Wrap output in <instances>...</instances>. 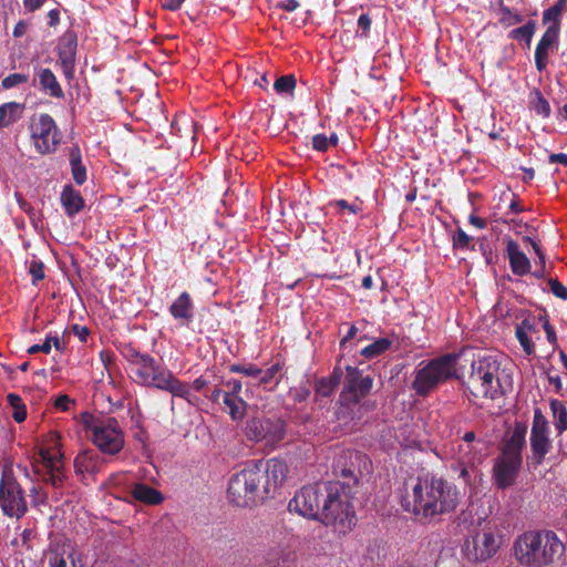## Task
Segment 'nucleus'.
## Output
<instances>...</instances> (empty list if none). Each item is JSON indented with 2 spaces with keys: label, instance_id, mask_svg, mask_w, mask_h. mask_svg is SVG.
I'll list each match as a JSON object with an SVG mask.
<instances>
[{
  "label": "nucleus",
  "instance_id": "nucleus-28",
  "mask_svg": "<svg viewBox=\"0 0 567 567\" xmlns=\"http://www.w3.org/2000/svg\"><path fill=\"white\" fill-rule=\"evenodd\" d=\"M49 567H84L81 554L69 547L54 551L49 557Z\"/></svg>",
  "mask_w": 567,
  "mask_h": 567
},
{
  "label": "nucleus",
  "instance_id": "nucleus-3",
  "mask_svg": "<svg viewBox=\"0 0 567 567\" xmlns=\"http://www.w3.org/2000/svg\"><path fill=\"white\" fill-rule=\"evenodd\" d=\"M527 429L525 422H515L512 432L504 437L501 453L495 458L492 471L494 484L499 489H506L516 482L523 465Z\"/></svg>",
  "mask_w": 567,
  "mask_h": 567
},
{
  "label": "nucleus",
  "instance_id": "nucleus-64",
  "mask_svg": "<svg viewBox=\"0 0 567 567\" xmlns=\"http://www.w3.org/2000/svg\"><path fill=\"white\" fill-rule=\"evenodd\" d=\"M549 163H559L567 167V154L566 153H553L548 157Z\"/></svg>",
  "mask_w": 567,
  "mask_h": 567
},
{
  "label": "nucleus",
  "instance_id": "nucleus-51",
  "mask_svg": "<svg viewBox=\"0 0 567 567\" xmlns=\"http://www.w3.org/2000/svg\"><path fill=\"white\" fill-rule=\"evenodd\" d=\"M29 272L32 277V284L37 285L39 281L43 280L44 275V265L41 260H32L29 267Z\"/></svg>",
  "mask_w": 567,
  "mask_h": 567
},
{
  "label": "nucleus",
  "instance_id": "nucleus-31",
  "mask_svg": "<svg viewBox=\"0 0 567 567\" xmlns=\"http://www.w3.org/2000/svg\"><path fill=\"white\" fill-rule=\"evenodd\" d=\"M131 494L133 498L147 505H158L164 499L159 491L143 483L135 484Z\"/></svg>",
  "mask_w": 567,
  "mask_h": 567
},
{
  "label": "nucleus",
  "instance_id": "nucleus-25",
  "mask_svg": "<svg viewBox=\"0 0 567 567\" xmlns=\"http://www.w3.org/2000/svg\"><path fill=\"white\" fill-rule=\"evenodd\" d=\"M558 32L555 30H546L542 35L535 49V65L538 72H543L548 64L549 50L557 44L559 39Z\"/></svg>",
  "mask_w": 567,
  "mask_h": 567
},
{
  "label": "nucleus",
  "instance_id": "nucleus-12",
  "mask_svg": "<svg viewBox=\"0 0 567 567\" xmlns=\"http://www.w3.org/2000/svg\"><path fill=\"white\" fill-rule=\"evenodd\" d=\"M549 434L550 427L548 420L539 408L534 409L529 436V454L526 456V463L529 468H538L545 462L547 454L551 451L553 442Z\"/></svg>",
  "mask_w": 567,
  "mask_h": 567
},
{
  "label": "nucleus",
  "instance_id": "nucleus-26",
  "mask_svg": "<svg viewBox=\"0 0 567 567\" xmlns=\"http://www.w3.org/2000/svg\"><path fill=\"white\" fill-rule=\"evenodd\" d=\"M104 464L103 458L94 451H84L74 458V468L78 475H95Z\"/></svg>",
  "mask_w": 567,
  "mask_h": 567
},
{
  "label": "nucleus",
  "instance_id": "nucleus-34",
  "mask_svg": "<svg viewBox=\"0 0 567 567\" xmlns=\"http://www.w3.org/2000/svg\"><path fill=\"white\" fill-rule=\"evenodd\" d=\"M24 105L17 102H8L0 105V128L16 123L22 115Z\"/></svg>",
  "mask_w": 567,
  "mask_h": 567
},
{
  "label": "nucleus",
  "instance_id": "nucleus-33",
  "mask_svg": "<svg viewBox=\"0 0 567 567\" xmlns=\"http://www.w3.org/2000/svg\"><path fill=\"white\" fill-rule=\"evenodd\" d=\"M223 403L233 421H241L245 417L248 403L243 398L225 394Z\"/></svg>",
  "mask_w": 567,
  "mask_h": 567
},
{
  "label": "nucleus",
  "instance_id": "nucleus-24",
  "mask_svg": "<svg viewBox=\"0 0 567 567\" xmlns=\"http://www.w3.org/2000/svg\"><path fill=\"white\" fill-rule=\"evenodd\" d=\"M39 90L54 99H63L64 92L55 74L49 68H35V79Z\"/></svg>",
  "mask_w": 567,
  "mask_h": 567
},
{
  "label": "nucleus",
  "instance_id": "nucleus-50",
  "mask_svg": "<svg viewBox=\"0 0 567 567\" xmlns=\"http://www.w3.org/2000/svg\"><path fill=\"white\" fill-rule=\"evenodd\" d=\"M336 389L327 378L319 379L315 384L316 394L323 398L330 396Z\"/></svg>",
  "mask_w": 567,
  "mask_h": 567
},
{
  "label": "nucleus",
  "instance_id": "nucleus-19",
  "mask_svg": "<svg viewBox=\"0 0 567 567\" xmlns=\"http://www.w3.org/2000/svg\"><path fill=\"white\" fill-rule=\"evenodd\" d=\"M373 386V379L363 375L362 371L352 365L346 367V378L340 398L364 399Z\"/></svg>",
  "mask_w": 567,
  "mask_h": 567
},
{
  "label": "nucleus",
  "instance_id": "nucleus-32",
  "mask_svg": "<svg viewBox=\"0 0 567 567\" xmlns=\"http://www.w3.org/2000/svg\"><path fill=\"white\" fill-rule=\"evenodd\" d=\"M71 174L74 183L79 186L86 182V167L82 163V153L79 145H73L69 151Z\"/></svg>",
  "mask_w": 567,
  "mask_h": 567
},
{
  "label": "nucleus",
  "instance_id": "nucleus-54",
  "mask_svg": "<svg viewBox=\"0 0 567 567\" xmlns=\"http://www.w3.org/2000/svg\"><path fill=\"white\" fill-rule=\"evenodd\" d=\"M51 351V334H48L45 337V340L42 344H33L28 348L27 352L29 354H35L38 352H43L45 354H49Z\"/></svg>",
  "mask_w": 567,
  "mask_h": 567
},
{
  "label": "nucleus",
  "instance_id": "nucleus-59",
  "mask_svg": "<svg viewBox=\"0 0 567 567\" xmlns=\"http://www.w3.org/2000/svg\"><path fill=\"white\" fill-rule=\"evenodd\" d=\"M72 404H74V401L66 394L58 396L54 402V406L61 411H68Z\"/></svg>",
  "mask_w": 567,
  "mask_h": 567
},
{
  "label": "nucleus",
  "instance_id": "nucleus-53",
  "mask_svg": "<svg viewBox=\"0 0 567 567\" xmlns=\"http://www.w3.org/2000/svg\"><path fill=\"white\" fill-rule=\"evenodd\" d=\"M548 285L554 296L559 299L567 300V288L556 278H549Z\"/></svg>",
  "mask_w": 567,
  "mask_h": 567
},
{
  "label": "nucleus",
  "instance_id": "nucleus-16",
  "mask_svg": "<svg viewBox=\"0 0 567 567\" xmlns=\"http://www.w3.org/2000/svg\"><path fill=\"white\" fill-rule=\"evenodd\" d=\"M326 482L301 487L288 504L289 512L319 522Z\"/></svg>",
  "mask_w": 567,
  "mask_h": 567
},
{
  "label": "nucleus",
  "instance_id": "nucleus-11",
  "mask_svg": "<svg viewBox=\"0 0 567 567\" xmlns=\"http://www.w3.org/2000/svg\"><path fill=\"white\" fill-rule=\"evenodd\" d=\"M0 508L10 518H22L28 512L25 492L12 468L4 466L0 478Z\"/></svg>",
  "mask_w": 567,
  "mask_h": 567
},
{
  "label": "nucleus",
  "instance_id": "nucleus-5",
  "mask_svg": "<svg viewBox=\"0 0 567 567\" xmlns=\"http://www.w3.org/2000/svg\"><path fill=\"white\" fill-rule=\"evenodd\" d=\"M252 480V491L256 505L272 498L285 482L289 467L285 461L272 457L269 460H251L247 462Z\"/></svg>",
  "mask_w": 567,
  "mask_h": 567
},
{
  "label": "nucleus",
  "instance_id": "nucleus-7",
  "mask_svg": "<svg viewBox=\"0 0 567 567\" xmlns=\"http://www.w3.org/2000/svg\"><path fill=\"white\" fill-rule=\"evenodd\" d=\"M460 354L445 353L431 359L416 371L412 389L420 396L429 395L439 384L457 379V363Z\"/></svg>",
  "mask_w": 567,
  "mask_h": 567
},
{
  "label": "nucleus",
  "instance_id": "nucleus-20",
  "mask_svg": "<svg viewBox=\"0 0 567 567\" xmlns=\"http://www.w3.org/2000/svg\"><path fill=\"white\" fill-rule=\"evenodd\" d=\"M78 40L74 34H64L58 43V61L66 80L74 79Z\"/></svg>",
  "mask_w": 567,
  "mask_h": 567
},
{
  "label": "nucleus",
  "instance_id": "nucleus-13",
  "mask_svg": "<svg viewBox=\"0 0 567 567\" xmlns=\"http://www.w3.org/2000/svg\"><path fill=\"white\" fill-rule=\"evenodd\" d=\"M502 543L496 530L485 527L465 539L462 551L471 563H485L498 553Z\"/></svg>",
  "mask_w": 567,
  "mask_h": 567
},
{
  "label": "nucleus",
  "instance_id": "nucleus-44",
  "mask_svg": "<svg viewBox=\"0 0 567 567\" xmlns=\"http://www.w3.org/2000/svg\"><path fill=\"white\" fill-rule=\"evenodd\" d=\"M333 471L337 476H340L342 478L352 480L353 484L358 483V478L355 476V468L353 465L347 466L346 462L343 461V456H341L336 464L333 465Z\"/></svg>",
  "mask_w": 567,
  "mask_h": 567
},
{
  "label": "nucleus",
  "instance_id": "nucleus-22",
  "mask_svg": "<svg viewBox=\"0 0 567 567\" xmlns=\"http://www.w3.org/2000/svg\"><path fill=\"white\" fill-rule=\"evenodd\" d=\"M194 302L192 296L184 291L169 306L171 316L181 327L188 326L194 319Z\"/></svg>",
  "mask_w": 567,
  "mask_h": 567
},
{
  "label": "nucleus",
  "instance_id": "nucleus-35",
  "mask_svg": "<svg viewBox=\"0 0 567 567\" xmlns=\"http://www.w3.org/2000/svg\"><path fill=\"white\" fill-rule=\"evenodd\" d=\"M173 377L174 374L171 370L158 364L154 372L150 374L148 381H146L143 386H154L166 391Z\"/></svg>",
  "mask_w": 567,
  "mask_h": 567
},
{
  "label": "nucleus",
  "instance_id": "nucleus-1",
  "mask_svg": "<svg viewBox=\"0 0 567 567\" xmlns=\"http://www.w3.org/2000/svg\"><path fill=\"white\" fill-rule=\"evenodd\" d=\"M565 545L553 530H529L519 535L514 544L518 563L526 567H545L559 560Z\"/></svg>",
  "mask_w": 567,
  "mask_h": 567
},
{
  "label": "nucleus",
  "instance_id": "nucleus-49",
  "mask_svg": "<svg viewBox=\"0 0 567 567\" xmlns=\"http://www.w3.org/2000/svg\"><path fill=\"white\" fill-rule=\"evenodd\" d=\"M29 81V76L22 73H12L6 76L1 85L3 89H12L14 86H18L20 84H24Z\"/></svg>",
  "mask_w": 567,
  "mask_h": 567
},
{
  "label": "nucleus",
  "instance_id": "nucleus-30",
  "mask_svg": "<svg viewBox=\"0 0 567 567\" xmlns=\"http://www.w3.org/2000/svg\"><path fill=\"white\" fill-rule=\"evenodd\" d=\"M157 365L158 363L152 355L145 354V357L138 363L131 368L133 381L140 385H143L146 381H148L150 374L154 372Z\"/></svg>",
  "mask_w": 567,
  "mask_h": 567
},
{
  "label": "nucleus",
  "instance_id": "nucleus-4",
  "mask_svg": "<svg viewBox=\"0 0 567 567\" xmlns=\"http://www.w3.org/2000/svg\"><path fill=\"white\" fill-rule=\"evenodd\" d=\"M511 389L501 379V362L494 355L478 357L471 363L467 390L475 398L498 399Z\"/></svg>",
  "mask_w": 567,
  "mask_h": 567
},
{
  "label": "nucleus",
  "instance_id": "nucleus-47",
  "mask_svg": "<svg viewBox=\"0 0 567 567\" xmlns=\"http://www.w3.org/2000/svg\"><path fill=\"white\" fill-rule=\"evenodd\" d=\"M121 354L130 363V368H132L136 363H138L145 357L146 353L140 352L132 344H125L121 350Z\"/></svg>",
  "mask_w": 567,
  "mask_h": 567
},
{
  "label": "nucleus",
  "instance_id": "nucleus-43",
  "mask_svg": "<svg viewBox=\"0 0 567 567\" xmlns=\"http://www.w3.org/2000/svg\"><path fill=\"white\" fill-rule=\"evenodd\" d=\"M296 76L293 74H287L279 76L275 83L274 89L278 94H292L296 89Z\"/></svg>",
  "mask_w": 567,
  "mask_h": 567
},
{
  "label": "nucleus",
  "instance_id": "nucleus-46",
  "mask_svg": "<svg viewBox=\"0 0 567 567\" xmlns=\"http://www.w3.org/2000/svg\"><path fill=\"white\" fill-rule=\"evenodd\" d=\"M229 371L233 373H239V374H244L246 377L257 378V379H258V375L261 373V369H259L254 363H247V364L234 363V364L229 365Z\"/></svg>",
  "mask_w": 567,
  "mask_h": 567
},
{
  "label": "nucleus",
  "instance_id": "nucleus-8",
  "mask_svg": "<svg viewBox=\"0 0 567 567\" xmlns=\"http://www.w3.org/2000/svg\"><path fill=\"white\" fill-rule=\"evenodd\" d=\"M460 354L445 353L431 359L416 371L412 389L420 396L429 395L439 384L457 379V363Z\"/></svg>",
  "mask_w": 567,
  "mask_h": 567
},
{
  "label": "nucleus",
  "instance_id": "nucleus-9",
  "mask_svg": "<svg viewBox=\"0 0 567 567\" xmlns=\"http://www.w3.org/2000/svg\"><path fill=\"white\" fill-rule=\"evenodd\" d=\"M434 475L425 474L411 482V492L402 499L404 511L413 514L421 519L435 518L434 506Z\"/></svg>",
  "mask_w": 567,
  "mask_h": 567
},
{
  "label": "nucleus",
  "instance_id": "nucleus-58",
  "mask_svg": "<svg viewBox=\"0 0 567 567\" xmlns=\"http://www.w3.org/2000/svg\"><path fill=\"white\" fill-rule=\"evenodd\" d=\"M50 482L54 487H58L63 482V474L55 463H52L50 471Z\"/></svg>",
  "mask_w": 567,
  "mask_h": 567
},
{
  "label": "nucleus",
  "instance_id": "nucleus-62",
  "mask_svg": "<svg viewBox=\"0 0 567 567\" xmlns=\"http://www.w3.org/2000/svg\"><path fill=\"white\" fill-rule=\"evenodd\" d=\"M342 377L343 370L341 367L336 365L332 373L327 379L331 382L332 385H334V388H337L340 384Z\"/></svg>",
  "mask_w": 567,
  "mask_h": 567
},
{
  "label": "nucleus",
  "instance_id": "nucleus-45",
  "mask_svg": "<svg viewBox=\"0 0 567 567\" xmlns=\"http://www.w3.org/2000/svg\"><path fill=\"white\" fill-rule=\"evenodd\" d=\"M542 22L543 24H548L546 30H555V32L560 33L561 16L551 8L543 12Z\"/></svg>",
  "mask_w": 567,
  "mask_h": 567
},
{
  "label": "nucleus",
  "instance_id": "nucleus-6",
  "mask_svg": "<svg viewBox=\"0 0 567 567\" xmlns=\"http://www.w3.org/2000/svg\"><path fill=\"white\" fill-rule=\"evenodd\" d=\"M460 354L445 353L431 359L416 371L412 389L420 396L429 395L439 384L457 379V363Z\"/></svg>",
  "mask_w": 567,
  "mask_h": 567
},
{
  "label": "nucleus",
  "instance_id": "nucleus-17",
  "mask_svg": "<svg viewBox=\"0 0 567 567\" xmlns=\"http://www.w3.org/2000/svg\"><path fill=\"white\" fill-rule=\"evenodd\" d=\"M252 482L246 463L240 471L234 473L229 478L227 488L229 502L238 507L256 506L255 495H251L254 494Z\"/></svg>",
  "mask_w": 567,
  "mask_h": 567
},
{
  "label": "nucleus",
  "instance_id": "nucleus-56",
  "mask_svg": "<svg viewBox=\"0 0 567 567\" xmlns=\"http://www.w3.org/2000/svg\"><path fill=\"white\" fill-rule=\"evenodd\" d=\"M312 147L318 152H326L329 148L328 136L324 134H316L312 136Z\"/></svg>",
  "mask_w": 567,
  "mask_h": 567
},
{
  "label": "nucleus",
  "instance_id": "nucleus-61",
  "mask_svg": "<svg viewBox=\"0 0 567 567\" xmlns=\"http://www.w3.org/2000/svg\"><path fill=\"white\" fill-rule=\"evenodd\" d=\"M299 1L298 0H281L277 3V8L278 9H281V10H285V11H288V12H292L295 11L296 9L299 8Z\"/></svg>",
  "mask_w": 567,
  "mask_h": 567
},
{
  "label": "nucleus",
  "instance_id": "nucleus-23",
  "mask_svg": "<svg viewBox=\"0 0 567 567\" xmlns=\"http://www.w3.org/2000/svg\"><path fill=\"white\" fill-rule=\"evenodd\" d=\"M364 414L362 399L340 398L336 411L337 419L344 425L361 420Z\"/></svg>",
  "mask_w": 567,
  "mask_h": 567
},
{
  "label": "nucleus",
  "instance_id": "nucleus-40",
  "mask_svg": "<svg viewBox=\"0 0 567 567\" xmlns=\"http://www.w3.org/2000/svg\"><path fill=\"white\" fill-rule=\"evenodd\" d=\"M9 405L12 408V417L17 423H22L27 419V406L22 399L17 393H9L7 395Z\"/></svg>",
  "mask_w": 567,
  "mask_h": 567
},
{
  "label": "nucleus",
  "instance_id": "nucleus-60",
  "mask_svg": "<svg viewBox=\"0 0 567 567\" xmlns=\"http://www.w3.org/2000/svg\"><path fill=\"white\" fill-rule=\"evenodd\" d=\"M72 331L79 338V340L81 342H86V339H87V337L90 334V330H89L87 327L79 326V324H73L72 326Z\"/></svg>",
  "mask_w": 567,
  "mask_h": 567
},
{
  "label": "nucleus",
  "instance_id": "nucleus-55",
  "mask_svg": "<svg viewBox=\"0 0 567 567\" xmlns=\"http://www.w3.org/2000/svg\"><path fill=\"white\" fill-rule=\"evenodd\" d=\"M225 386L227 390L225 391V394L234 395V396H240L239 393L243 390V383L240 380L237 379H230L225 382Z\"/></svg>",
  "mask_w": 567,
  "mask_h": 567
},
{
  "label": "nucleus",
  "instance_id": "nucleus-2",
  "mask_svg": "<svg viewBox=\"0 0 567 567\" xmlns=\"http://www.w3.org/2000/svg\"><path fill=\"white\" fill-rule=\"evenodd\" d=\"M323 492L319 522L332 527L339 534H348L355 525L351 485L346 482L329 481L326 482Z\"/></svg>",
  "mask_w": 567,
  "mask_h": 567
},
{
  "label": "nucleus",
  "instance_id": "nucleus-52",
  "mask_svg": "<svg viewBox=\"0 0 567 567\" xmlns=\"http://www.w3.org/2000/svg\"><path fill=\"white\" fill-rule=\"evenodd\" d=\"M515 336H516V339L518 340L519 344L522 346L524 352L527 355H530L532 353H534L535 346L526 332H524L519 329H515Z\"/></svg>",
  "mask_w": 567,
  "mask_h": 567
},
{
  "label": "nucleus",
  "instance_id": "nucleus-63",
  "mask_svg": "<svg viewBox=\"0 0 567 567\" xmlns=\"http://www.w3.org/2000/svg\"><path fill=\"white\" fill-rule=\"evenodd\" d=\"M516 329H519L524 332H535L536 331V326L534 323L533 320H530L529 318H525L520 323H518L516 326Z\"/></svg>",
  "mask_w": 567,
  "mask_h": 567
},
{
  "label": "nucleus",
  "instance_id": "nucleus-37",
  "mask_svg": "<svg viewBox=\"0 0 567 567\" xmlns=\"http://www.w3.org/2000/svg\"><path fill=\"white\" fill-rule=\"evenodd\" d=\"M392 343L393 341L389 338H380L364 347L360 353L365 359H373L386 352Z\"/></svg>",
  "mask_w": 567,
  "mask_h": 567
},
{
  "label": "nucleus",
  "instance_id": "nucleus-10",
  "mask_svg": "<svg viewBox=\"0 0 567 567\" xmlns=\"http://www.w3.org/2000/svg\"><path fill=\"white\" fill-rule=\"evenodd\" d=\"M87 430L92 432V441L104 454L115 455L124 445V435L115 417L94 419L86 413L83 415Z\"/></svg>",
  "mask_w": 567,
  "mask_h": 567
},
{
  "label": "nucleus",
  "instance_id": "nucleus-41",
  "mask_svg": "<svg viewBox=\"0 0 567 567\" xmlns=\"http://www.w3.org/2000/svg\"><path fill=\"white\" fill-rule=\"evenodd\" d=\"M523 20L524 17L522 14L513 12L508 7L501 2L498 8V22L501 25L509 28L523 22Z\"/></svg>",
  "mask_w": 567,
  "mask_h": 567
},
{
  "label": "nucleus",
  "instance_id": "nucleus-48",
  "mask_svg": "<svg viewBox=\"0 0 567 567\" xmlns=\"http://www.w3.org/2000/svg\"><path fill=\"white\" fill-rule=\"evenodd\" d=\"M472 239L473 238L471 236H468L461 227H458L453 235V248L468 249Z\"/></svg>",
  "mask_w": 567,
  "mask_h": 567
},
{
  "label": "nucleus",
  "instance_id": "nucleus-57",
  "mask_svg": "<svg viewBox=\"0 0 567 567\" xmlns=\"http://www.w3.org/2000/svg\"><path fill=\"white\" fill-rule=\"evenodd\" d=\"M372 20L368 13L360 14L358 27L362 30L361 37L367 38L371 29Z\"/></svg>",
  "mask_w": 567,
  "mask_h": 567
},
{
  "label": "nucleus",
  "instance_id": "nucleus-38",
  "mask_svg": "<svg viewBox=\"0 0 567 567\" xmlns=\"http://www.w3.org/2000/svg\"><path fill=\"white\" fill-rule=\"evenodd\" d=\"M530 96L532 110L542 117H549L551 109L549 102L545 99L540 90L534 89L533 92L530 93Z\"/></svg>",
  "mask_w": 567,
  "mask_h": 567
},
{
  "label": "nucleus",
  "instance_id": "nucleus-42",
  "mask_svg": "<svg viewBox=\"0 0 567 567\" xmlns=\"http://www.w3.org/2000/svg\"><path fill=\"white\" fill-rule=\"evenodd\" d=\"M166 391L169 392L171 394H173L174 396L185 399L189 403L192 402V399H190L192 394H190V389H189L188 384L181 381L175 375L171 380L169 385Z\"/></svg>",
  "mask_w": 567,
  "mask_h": 567
},
{
  "label": "nucleus",
  "instance_id": "nucleus-27",
  "mask_svg": "<svg viewBox=\"0 0 567 567\" xmlns=\"http://www.w3.org/2000/svg\"><path fill=\"white\" fill-rule=\"evenodd\" d=\"M60 202L65 212V215L70 218L79 214L85 205L80 192L76 190L71 184L63 186Z\"/></svg>",
  "mask_w": 567,
  "mask_h": 567
},
{
  "label": "nucleus",
  "instance_id": "nucleus-15",
  "mask_svg": "<svg viewBox=\"0 0 567 567\" xmlns=\"http://www.w3.org/2000/svg\"><path fill=\"white\" fill-rule=\"evenodd\" d=\"M30 134L34 150L41 155L54 153L62 140L55 121L47 113L32 120Z\"/></svg>",
  "mask_w": 567,
  "mask_h": 567
},
{
  "label": "nucleus",
  "instance_id": "nucleus-39",
  "mask_svg": "<svg viewBox=\"0 0 567 567\" xmlns=\"http://www.w3.org/2000/svg\"><path fill=\"white\" fill-rule=\"evenodd\" d=\"M535 30L536 22L534 20H528L524 25L513 29L508 33V38L513 40H522L529 44L534 37Z\"/></svg>",
  "mask_w": 567,
  "mask_h": 567
},
{
  "label": "nucleus",
  "instance_id": "nucleus-29",
  "mask_svg": "<svg viewBox=\"0 0 567 567\" xmlns=\"http://www.w3.org/2000/svg\"><path fill=\"white\" fill-rule=\"evenodd\" d=\"M284 377V364L280 362L274 363L266 370L261 369V373L258 375L257 384L262 386L265 390H274L281 381Z\"/></svg>",
  "mask_w": 567,
  "mask_h": 567
},
{
  "label": "nucleus",
  "instance_id": "nucleus-21",
  "mask_svg": "<svg viewBox=\"0 0 567 567\" xmlns=\"http://www.w3.org/2000/svg\"><path fill=\"white\" fill-rule=\"evenodd\" d=\"M506 254L511 270L514 275L523 277L530 274V260L526 254L520 250L519 245L512 238L506 239Z\"/></svg>",
  "mask_w": 567,
  "mask_h": 567
},
{
  "label": "nucleus",
  "instance_id": "nucleus-36",
  "mask_svg": "<svg viewBox=\"0 0 567 567\" xmlns=\"http://www.w3.org/2000/svg\"><path fill=\"white\" fill-rule=\"evenodd\" d=\"M549 405L555 419L557 435H561L567 430V408L564 402L557 399H553Z\"/></svg>",
  "mask_w": 567,
  "mask_h": 567
},
{
  "label": "nucleus",
  "instance_id": "nucleus-14",
  "mask_svg": "<svg viewBox=\"0 0 567 567\" xmlns=\"http://www.w3.org/2000/svg\"><path fill=\"white\" fill-rule=\"evenodd\" d=\"M286 434V424L277 417L255 416L247 421L245 435L249 441L275 449Z\"/></svg>",
  "mask_w": 567,
  "mask_h": 567
},
{
  "label": "nucleus",
  "instance_id": "nucleus-18",
  "mask_svg": "<svg viewBox=\"0 0 567 567\" xmlns=\"http://www.w3.org/2000/svg\"><path fill=\"white\" fill-rule=\"evenodd\" d=\"M434 492L435 517L456 509L461 501V493L454 484L434 475Z\"/></svg>",
  "mask_w": 567,
  "mask_h": 567
}]
</instances>
